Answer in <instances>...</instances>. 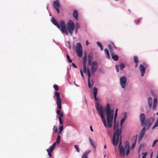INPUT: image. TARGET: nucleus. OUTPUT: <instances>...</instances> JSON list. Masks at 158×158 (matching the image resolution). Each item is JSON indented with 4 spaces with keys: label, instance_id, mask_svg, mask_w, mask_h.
<instances>
[{
    "label": "nucleus",
    "instance_id": "f257e3e1",
    "mask_svg": "<svg viewBox=\"0 0 158 158\" xmlns=\"http://www.w3.org/2000/svg\"><path fill=\"white\" fill-rule=\"evenodd\" d=\"M121 130L119 129H117L114 133L113 137L112 139V142L114 146H116L118 144L119 139L120 142L118 146V149L119 151L120 156L124 157L125 155V150H126V156L128 155L130 152L129 144L128 142H126L125 143L124 148L122 145V142L121 141Z\"/></svg>",
    "mask_w": 158,
    "mask_h": 158
},
{
    "label": "nucleus",
    "instance_id": "f03ea898",
    "mask_svg": "<svg viewBox=\"0 0 158 158\" xmlns=\"http://www.w3.org/2000/svg\"><path fill=\"white\" fill-rule=\"evenodd\" d=\"M108 126L109 128L112 127L114 114V110L110 108L109 104L108 103L105 110Z\"/></svg>",
    "mask_w": 158,
    "mask_h": 158
},
{
    "label": "nucleus",
    "instance_id": "7ed1b4c3",
    "mask_svg": "<svg viewBox=\"0 0 158 158\" xmlns=\"http://www.w3.org/2000/svg\"><path fill=\"white\" fill-rule=\"evenodd\" d=\"M51 21L52 23L56 26L58 28L60 29L61 27L60 30L62 33H65L67 35H68V32L64 21L62 20L60 22V25L54 18H52Z\"/></svg>",
    "mask_w": 158,
    "mask_h": 158
},
{
    "label": "nucleus",
    "instance_id": "20e7f679",
    "mask_svg": "<svg viewBox=\"0 0 158 158\" xmlns=\"http://www.w3.org/2000/svg\"><path fill=\"white\" fill-rule=\"evenodd\" d=\"M96 109L98 111L105 127H107V125L105 118L104 117V112L102 107L98 104H97Z\"/></svg>",
    "mask_w": 158,
    "mask_h": 158
},
{
    "label": "nucleus",
    "instance_id": "39448f33",
    "mask_svg": "<svg viewBox=\"0 0 158 158\" xmlns=\"http://www.w3.org/2000/svg\"><path fill=\"white\" fill-rule=\"evenodd\" d=\"M75 24L71 20H69L67 25V29L71 36L73 35V31L74 30Z\"/></svg>",
    "mask_w": 158,
    "mask_h": 158
},
{
    "label": "nucleus",
    "instance_id": "423d86ee",
    "mask_svg": "<svg viewBox=\"0 0 158 158\" xmlns=\"http://www.w3.org/2000/svg\"><path fill=\"white\" fill-rule=\"evenodd\" d=\"M76 50L78 56L81 57L82 56L83 50L82 48L80 43H78L77 44Z\"/></svg>",
    "mask_w": 158,
    "mask_h": 158
},
{
    "label": "nucleus",
    "instance_id": "0eeeda50",
    "mask_svg": "<svg viewBox=\"0 0 158 158\" xmlns=\"http://www.w3.org/2000/svg\"><path fill=\"white\" fill-rule=\"evenodd\" d=\"M55 96L56 97V104L57 107L59 109H61V100L60 97V93L56 91L55 93Z\"/></svg>",
    "mask_w": 158,
    "mask_h": 158
},
{
    "label": "nucleus",
    "instance_id": "6e6552de",
    "mask_svg": "<svg viewBox=\"0 0 158 158\" xmlns=\"http://www.w3.org/2000/svg\"><path fill=\"white\" fill-rule=\"evenodd\" d=\"M153 121V119L152 118H151L149 119H146L144 123L143 127L146 128L147 129H149L151 127L152 123Z\"/></svg>",
    "mask_w": 158,
    "mask_h": 158
},
{
    "label": "nucleus",
    "instance_id": "1a4fd4ad",
    "mask_svg": "<svg viewBox=\"0 0 158 158\" xmlns=\"http://www.w3.org/2000/svg\"><path fill=\"white\" fill-rule=\"evenodd\" d=\"M87 73L88 76V87L89 88H92L94 82L93 80H92V83H90V77L91 76V75L90 74V71L88 68H87Z\"/></svg>",
    "mask_w": 158,
    "mask_h": 158
},
{
    "label": "nucleus",
    "instance_id": "9d476101",
    "mask_svg": "<svg viewBox=\"0 0 158 158\" xmlns=\"http://www.w3.org/2000/svg\"><path fill=\"white\" fill-rule=\"evenodd\" d=\"M91 73L92 74H94L97 70L98 67L97 64L96 62L94 61L91 64Z\"/></svg>",
    "mask_w": 158,
    "mask_h": 158
},
{
    "label": "nucleus",
    "instance_id": "9b49d317",
    "mask_svg": "<svg viewBox=\"0 0 158 158\" xmlns=\"http://www.w3.org/2000/svg\"><path fill=\"white\" fill-rule=\"evenodd\" d=\"M126 81V78L125 76H122L120 78V85L122 87L123 89L125 88Z\"/></svg>",
    "mask_w": 158,
    "mask_h": 158
},
{
    "label": "nucleus",
    "instance_id": "f8f14e48",
    "mask_svg": "<svg viewBox=\"0 0 158 158\" xmlns=\"http://www.w3.org/2000/svg\"><path fill=\"white\" fill-rule=\"evenodd\" d=\"M87 61V56L86 54L83 57V70L84 73H87V69H86V63Z\"/></svg>",
    "mask_w": 158,
    "mask_h": 158
},
{
    "label": "nucleus",
    "instance_id": "ddd939ff",
    "mask_svg": "<svg viewBox=\"0 0 158 158\" xmlns=\"http://www.w3.org/2000/svg\"><path fill=\"white\" fill-rule=\"evenodd\" d=\"M56 143L57 144V143H56V142H55L52 146L50 147L49 149H48L47 150V151L48 152V155L49 157H52L51 153L52 152L53 150H54V148L56 146Z\"/></svg>",
    "mask_w": 158,
    "mask_h": 158
},
{
    "label": "nucleus",
    "instance_id": "4468645a",
    "mask_svg": "<svg viewBox=\"0 0 158 158\" xmlns=\"http://www.w3.org/2000/svg\"><path fill=\"white\" fill-rule=\"evenodd\" d=\"M146 132V130L145 127H143L140 132L139 135V141H140V140L143 138L144 135Z\"/></svg>",
    "mask_w": 158,
    "mask_h": 158
},
{
    "label": "nucleus",
    "instance_id": "2eb2a0df",
    "mask_svg": "<svg viewBox=\"0 0 158 158\" xmlns=\"http://www.w3.org/2000/svg\"><path fill=\"white\" fill-rule=\"evenodd\" d=\"M117 116V113H115V115L114 118V127H113V129L114 131L115 129H116V130L117 129H119L118 128V124H117L116 122V119Z\"/></svg>",
    "mask_w": 158,
    "mask_h": 158
},
{
    "label": "nucleus",
    "instance_id": "dca6fc26",
    "mask_svg": "<svg viewBox=\"0 0 158 158\" xmlns=\"http://www.w3.org/2000/svg\"><path fill=\"white\" fill-rule=\"evenodd\" d=\"M145 116L144 114L141 113L140 115V120L142 126H144V123L145 122Z\"/></svg>",
    "mask_w": 158,
    "mask_h": 158
},
{
    "label": "nucleus",
    "instance_id": "f3484780",
    "mask_svg": "<svg viewBox=\"0 0 158 158\" xmlns=\"http://www.w3.org/2000/svg\"><path fill=\"white\" fill-rule=\"evenodd\" d=\"M139 69L141 73V76L143 77L145 73V68L142 64H140L139 66Z\"/></svg>",
    "mask_w": 158,
    "mask_h": 158
},
{
    "label": "nucleus",
    "instance_id": "a211bd4d",
    "mask_svg": "<svg viewBox=\"0 0 158 158\" xmlns=\"http://www.w3.org/2000/svg\"><path fill=\"white\" fill-rule=\"evenodd\" d=\"M157 103V100L156 98H155L153 99V103L152 107L153 110H156V107Z\"/></svg>",
    "mask_w": 158,
    "mask_h": 158
},
{
    "label": "nucleus",
    "instance_id": "6ab92c4d",
    "mask_svg": "<svg viewBox=\"0 0 158 158\" xmlns=\"http://www.w3.org/2000/svg\"><path fill=\"white\" fill-rule=\"evenodd\" d=\"M93 93L94 95V98L96 100H98V99L97 98V94L98 92V89L96 87H94L93 88Z\"/></svg>",
    "mask_w": 158,
    "mask_h": 158
},
{
    "label": "nucleus",
    "instance_id": "aec40b11",
    "mask_svg": "<svg viewBox=\"0 0 158 158\" xmlns=\"http://www.w3.org/2000/svg\"><path fill=\"white\" fill-rule=\"evenodd\" d=\"M78 13L77 10H75L73 12V17L77 21H78Z\"/></svg>",
    "mask_w": 158,
    "mask_h": 158
},
{
    "label": "nucleus",
    "instance_id": "412c9836",
    "mask_svg": "<svg viewBox=\"0 0 158 158\" xmlns=\"http://www.w3.org/2000/svg\"><path fill=\"white\" fill-rule=\"evenodd\" d=\"M56 113L59 116L58 118L62 117H63V113L60 109H59L56 111Z\"/></svg>",
    "mask_w": 158,
    "mask_h": 158
},
{
    "label": "nucleus",
    "instance_id": "4be33fe9",
    "mask_svg": "<svg viewBox=\"0 0 158 158\" xmlns=\"http://www.w3.org/2000/svg\"><path fill=\"white\" fill-rule=\"evenodd\" d=\"M53 5L55 9L56 8H58L60 6V4L58 2L54 1L53 3Z\"/></svg>",
    "mask_w": 158,
    "mask_h": 158
},
{
    "label": "nucleus",
    "instance_id": "5701e85b",
    "mask_svg": "<svg viewBox=\"0 0 158 158\" xmlns=\"http://www.w3.org/2000/svg\"><path fill=\"white\" fill-rule=\"evenodd\" d=\"M90 152V150H88L85 152L81 157L82 158H88L87 156L89 153Z\"/></svg>",
    "mask_w": 158,
    "mask_h": 158
},
{
    "label": "nucleus",
    "instance_id": "b1692460",
    "mask_svg": "<svg viewBox=\"0 0 158 158\" xmlns=\"http://www.w3.org/2000/svg\"><path fill=\"white\" fill-rule=\"evenodd\" d=\"M134 60L135 63V67L136 68L138 66V58L137 56H134L133 58Z\"/></svg>",
    "mask_w": 158,
    "mask_h": 158
},
{
    "label": "nucleus",
    "instance_id": "393cba45",
    "mask_svg": "<svg viewBox=\"0 0 158 158\" xmlns=\"http://www.w3.org/2000/svg\"><path fill=\"white\" fill-rule=\"evenodd\" d=\"M111 56L113 60L115 61H117L118 59V57L117 55H114V53L112 54L111 53Z\"/></svg>",
    "mask_w": 158,
    "mask_h": 158
},
{
    "label": "nucleus",
    "instance_id": "a878e982",
    "mask_svg": "<svg viewBox=\"0 0 158 158\" xmlns=\"http://www.w3.org/2000/svg\"><path fill=\"white\" fill-rule=\"evenodd\" d=\"M89 141L91 145L93 146L94 149L96 148V146L95 144H94L93 142V141L91 139L90 137L89 138Z\"/></svg>",
    "mask_w": 158,
    "mask_h": 158
},
{
    "label": "nucleus",
    "instance_id": "bb28decb",
    "mask_svg": "<svg viewBox=\"0 0 158 158\" xmlns=\"http://www.w3.org/2000/svg\"><path fill=\"white\" fill-rule=\"evenodd\" d=\"M127 118V116L125 115L124 117L122 118L120 121V126L122 127L123 123L125 121Z\"/></svg>",
    "mask_w": 158,
    "mask_h": 158
},
{
    "label": "nucleus",
    "instance_id": "cd10ccee",
    "mask_svg": "<svg viewBox=\"0 0 158 158\" xmlns=\"http://www.w3.org/2000/svg\"><path fill=\"white\" fill-rule=\"evenodd\" d=\"M104 52L106 58L107 59H110V56L108 50L106 49L104 50Z\"/></svg>",
    "mask_w": 158,
    "mask_h": 158
},
{
    "label": "nucleus",
    "instance_id": "c85d7f7f",
    "mask_svg": "<svg viewBox=\"0 0 158 158\" xmlns=\"http://www.w3.org/2000/svg\"><path fill=\"white\" fill-rule=\"evenodd\" d=\"M91 59H92L91 56H90L89 55L88 56V65H90L91 64Z\"/></svg>",
    "mask_w": 158,
    "mask_h": 158
},
{
    "label": "nucleus",
    "instance_id": "c756f323",
    "mask_svg": "<svg viewBox=\"0 0 158 158\" xmlns=\"http://www.w3.org/2000/svg\"><path fill=\"white\" fill-rule=\"evenodd\" d=\"M97 43L98 46L100 47L101 50H103V46L102 45L100 42H97Z\"/></svg>",
    "mask_w": 158,
    "mask_h": 158
},
{
    "label": "nucleus",
    "instance_id": "7c9ffc66",
    "mask_svg": "<svg viewBox=\"0 0 158 158\" xmlns=\"http://www.w3.org/2000/svg\"><path fill=\"white\" fill-rule=\"evenodd\" d=\"M60 135H58L56 141V143H57V144H58L60 143Z\"/></svg>",
    "mask_w": 158,
    "mask_h": 158
},
{
    "label": "nucleus",
    "instance_id": "2f4dec72",
    "mask_svg": "<svg viewBox=\"0 0 158 158\" xmlns=\"http://www.w3.org/2000/svg\"><path fill=\"white\" fill-rule=\"evenodd\" d=\"M108 47L109 48V51L110 52L111 54V53H112V54L114 53V52H113L112 47H111L110 45H108Z\"/></svg>",
    "mask_w": 158,
    "mask_h": 158
},
{
    "label": "nucleus",
    "instance_id": "473e14b6",
    "mask_svg": "<svg viewBox=\"0 0 158 158\" xmlns=\"http://www.w3.org/2000/svg\"><path fill=\"white\" fill-rule=\"evenodd\" d=\"M158 126V118L154 126L152 127V129H154L155 127Z\"/></svg>",
    "mask_w": 158,
    "mask_h": 158
},
{
    "label": "nucleus",
    "instance_id": "72a5a7b5",
    "mask_svg": "<svg viewBox=\"0 0 158 158\" xmlns=\"http://www.w3.org/2000/svg\"><path fill=\"white\" fill-rule=\"evenodd\" d=\"M66 57H67V58L68 61L70 63H72V60H71V59H70L69 55L68 54H67Z\"/></svg>",
    "mask_w": 158,
    "mask_h": 158
},
{
    "label": "nucleus",
    "instance_id": "f704fd0d",
    "mask_svg": "<svg viewBox=\"0 0 158 158\" xmlns=\"http://www.w3.org/2000/svg\"><path fill=\"white\" fill-rule=\"evenodd\" d=\"M119 67L121 70H123V69L125 68V66L123 63H121L119 64Z\"/></svg>",
    "mask_w": 158,
    "mask_h": 158
},
{
    "label": "nucleus",
    "instance_id": "c9c22d12",
    "mask_svg": "<svg viewBox=\"0 0 158 158\" xmlns=\"http://www.w3.org/2000/svg\"><path fill=\"white\" fill-rule=\"evenodd\" d=\"M80 27V25L78 22H77L75 26V28L78 29Z\"/></svg>",
    "mask_w": 158,
    "mask_h": 158
},
{
    "label": "nucleus",
    "instance_id": "e433bc0d",
    "mask_svg": "<svg viewBox=\"0 0 158 158\" xmlns=\"http://www.w3.org/2000/svg\"><path fill=\"white\" fill-rule=\"evenodd\" d=\"M53 87L54 88V89L56 90V91H58V90H59V88H58V85H53Z\"/></svg>",
    "mask_w": 158,
    "mask_h": 158
},
{
    "label": "nucleus",
    "instance_id": "4c0bfd02",
    "mask_svg": "<svg viewBox=\"0 0 158 158\" xmlns=\"http://www.w3.org/2000/svg\"><path fill=\"white\" fill-rule=\"evenodd\" d=\"M74 147H75V148L77 150V152H80V150H79V148H78V145H74Z\"/></svg>",
    "mask_w": 158,
    "mask_h": 158
},
{
    "label": "nucleus",
    "instance_id": "58836bf2",
    "mask_svg": "<svg viewBox=\"0 0 158 158\" xmlns=\"http://www.w3.org/2000/svg\"><path fill=\"white\" fill-rule=\"evenodd\" d=\"M136 144V140L132 144L131 146V149H133L135 147Z\"/></svg>",
    "mask_w": 158,
    "mask_h": 158
},
{
    "label": "nucleus",
    "instance_id": "ea45409f",
    "mask_svg": "<svg viewBox=\"0 0 158 158\" xmlns=\"http://www.w3.org/2000/svg\"><path fill=\"white\" fill-rule=\"evenodd\" d=\"M148 104H152V100L151 98L149 97L148 100Z\"/></svg>",
    "mask_w": 158,
    "mask_h": 158
},
{
    "label": "nucleus",
    "instance_id": "a19ab883",
    "mask_svg": "<svg viewBox=\"0 0 158 158\" xmlns=\"http://www.w3.org/2000/svg\"><path fill=\"white\" fill-rule=\"evenodd\" d=\"M53 130L55 133H56L57 131V128L56 126H54L53 127Z\"/></svg>",
    "mask_w": 158,
    "mask_h": 158
},
{
    "label": "nucleus",
    "instance_id": "79ce46f5",
    "mask_svg": "<svg viewBox=\"0 0 158 158\" xmlns=\"http://www.w3.org/2000/svg\"><path fill=\"white\" fill-rule=\"evenodd\" d=\"M62 117L58 118V119H59V120L60 123L61 125H62V124H63V121H62Z\"/></svg>",
    "mask_w": 158,
    "mask_h": 158
},
{
    "label": "nucleus",
    "instance_id": "37998d69",
    "mask_svg": "<svg viewBox=\"0 0 158 158\" xmlns=\"http://www.w3.org/2000/svg\"><path fill=\"white\" fill-rule=\"evenodd\" d=\"M142 154L143 155L142 158H146V155H147V152H146V153L143 152V153H142Z\"/></svg>",
    "mask_w": 158,
    "mask_h": 158
},
{
    "label": "nucleus",
    "instance_id": "c03bdc74",
    "mask_svg": "<svg viewBox=\"0 0 158 158\" xmlns=\"http://www.w3.org/2000/svg\"><path fill=\"white\" fill-rule=\"evenodd\" d=\"M158 141V139L155 140L153 142L152 146H153L154 144Z\"/></svg>",
    "mask_w": 158,
    "mask_h": 158
},
{
    "label": "nucleus",
    "instance_id": "a18cd8bd",
    "mask_svg": "<svg viewBox=\"0 0 158 158\" xmlns=\"http://www.w3.org/2000/svg\"><path fill=\"white\" fill-rule=\"evenodd\" d=\"M141 19H140L135 21V22L136 23V24H138L140 22Z\"/></svg>",
    "mask_w": 158,
    "mask_h": 158
},
{
    "label": "nucleus",
    "instance_id": "49530a36",
    "mask_svg": "<svg viewBox=\"0 0 158 158\" xmlns=\"http://www.w3.org/2000/svg\"><path fill=\"white\" fill-rule=\"evenodd\" d=\"M63 130V126L62 125H61L59 127V130L61 131H62Z\"/></svg>",
    "mask_w": 158,
    "mask_h": 158
},
{
    "label": "nucleus",
    "instance_id": "de8ad7c7",
    "mask_svg": "<svg viewBox=\"0 0 158 158\" xmlns=\"http://www.w3.org/2000/svg\"><path fill=\"white\" fill-rule=\"evenodd\" d=\"M116 69L117 70V72H118L119 71V68L118 67L117 65H115Z\"/></svg>",
    "mask_w": 158,
    "mask_h": 158
},
{
    "label": "nucleus",
    "instance_id": "09e8293b",
    "mask_svg": "<svg viewBox=\"0 0 158 158\" xmlns=\"http://www.w3.org/2000/svg\"><path fill=\"white\" fill-rule=\"evenodd\" d=\"M72 65L74 68H77V66H76V64H74V63H72Z\"/></svg>",
    "mask_w": 158,
    "mask_h": 158
},
{
    "label": "nucleus",
    "instance_id": "8fccbe9b",
    "mask_svg": "<svg viewBox=\"0 0 158 158\" xmlns=\"http://www.w3.org/2000/svg\"><path fill=\"white\" fill-rule=\"evenodd\" d=\"M111 44L112 46H113V47H114V48H116V47H115V45H114V44L113 43V42H111Z\"/></svg>",
    "mask_w": 158,
    "mask_h": 158
},
{
    "label": "nucleus",
    "instance_id": "3c124183",
    "mask_svg": "<svg viewBox=\"0 0 158 158\" xmlns=\"http://www.w3.org/2000/svg\"><path fill=\"white\" fill-rule=\"evenodd\" d=\"M55 9L57 11L58 13H60V10H59L58 8H56Z\"/></svg>",
    "mask_w": 158,
    "mask_h": 158
},
{
    "label": "nucleus",
    "instance_id": "603ef678",
    "mask_svg": "<svg viewBox=\"0 0 158 158\" xmlns=\"http://www.w3.org/2000/svg\"><path fill=\"white\" fill-rule=\"evenodd\" d=\"M80 73H81V75L82 77H83V75L82 72V71L81 69L80 70Z\"/></svg>",
    "mask_w": 158,
    "mask_h": 158
},
{
    "label": "nucleus",
    "instance_id": "864d4df0",
    "mask_svg": "<svg viewBox=\"0 0 158 158\" xmlns=\"http://www.w3.org/2000/svg\"><path fill=\"white\" fill-rule=\"evenodd\" d=\"M62 131H60V130H59L58 131V135H59L62 132Z\"/></svg>",
    "mask_w": 158,
    "mask_h": 158
},
{
    "label": "nucleus",
    "instance_id": "5fc2aeb1",
    "mask_svg": "<svg viewBox=\"0 0 158 158\" xmlns=\"http://www.w3.org/2000/svg\"><path fill=\"white\" fill-rule=\"evenodd\" d=\"M86 46H88V44H89V43L87 40H86Z\"/></svg>",
    "mask_w": 158,
    "mask_h": 158
},
{
    "label": "nucleus",
    "instance_id": "6e6d98bb",
    "mask_svg": "<svg viewBox=\"0 0 158 158\" xmlns=\"http://www.w3.org/2000/svg\"><path fill=\"white\" fill-rule=\"evenodd\" d=\"M78 30V29L75 28V33L76 34H77Z\"/></svg>",
    "mask_w": 158,
    "mask_h": 158
},
{
    "label": "nucleus",
    "instance_id": "4d7b16f0",
    "mask_svg": "<svg viewBox=\"0 0 158 158\" xmlns=\"http://www.w3.org/2000/svg\"><path fill=\"white\" fill-rule=\"evenodd\" d=\"M150 108H151L152 107V104H148Z\"/></svg>",
    "mask_w": 158,
    "mask_h": 158
},
{
    "label": "nucleus",
    "instance_id": "13d9d810",
    "mask_svg": "<svg viewBox=\"0 0 158 158\" xmlns=\"http://www.w3.org/2000/svg\"><path fill=\"white\" fill-rule=\"evenodd\" d=\"M90 130H91V131H93V128H92V126H90Z\"/></svg>",
    "mask_w": 158,
    "mask_h": 158
},
{
    "label": "nucleus",
    "instance_id": "bf43d9fd",
    "mask_svg": "<svg viewBox=\"0 0 158 158\" xmlns=\"http://www.w3.org/2000/svg\"><path fill=\"white\" fill-rule=\"evenodd\" d=\"M152 155H153V152H152L150 155V158H152Z\"/></svg>",
    "mask_w": 158,
    "mask_h": 158
},
{
    "label": "nucleus",
    "instance_id": "052dcab7",
    "mask_svg": "<svg viewBox=\"0 0 158 158\" xmlns=\"http://www.w3.org/2000/svg\"><path fill=\"white\" fill-rule=\"evenodd\" d=\"M118 109H116L115 111V113H117V111H118Z\"/></svg>",
    "mask_w": 158,
    "mask_h": 158
},
{
    "label": "nucleus",
    "instance_id": "680f3d73",
    "mask_svg": "<svg viewBox=\"0 0 158 158\" xmlns=\"http://www.w3.org/2000/svg\"><path fill=\"white\" fill-rule=\"evenodd\" d=\"M104 148L105 149H106V145L105 144V145H104Z\"/></svg>",
    "mask_w": 158,
    "mask_h": 158
},
{
    "label": "nucleus",
    "instance_id": "e2e57ef3",
    "mask_svg": "<svg viewBox=\"0 0 158 158\" xmlns=\"http://www.w3.org/2000/svg\"><path fill=\"white\" fill-rule=\"evenodd\" d=\"M74 83L76 86H78V85L75 83V81L74 82Z\"/></svg>",
    "mask_w": 158,
    "mask_h": 158
},
{
    "label": "nucleus",
    "instance_id": "0e129e2a",
    "mask_svg": "<svg viewBox=\"0 0 158 158\" xmlns=\"http://www.w3.org/2000/svg\"><path fill=\"white\" fill-rule=\"evenodd\" d=\"M151 94H152V95H153V96H155V95H154V94H153V93H152V92Z\"/></svg>",
    "mask_w": 158,
    "mask_h": 158
},
{
    "label": "nucleus",
    "instance_id": "69168bd1",
    "mask_svg": "<svg viewBox=\"0 0 158 158\" xmlns=\"http://www.w3.org/2000/svg\"><path fill=\"white\" fill-rule=\"evenodd\" d=\"M85 102L86 103H87V102H86V99H85Z\"/></svg>",
    "mask_w": 158,
    "mask_h": 158
},
{
    "label": "nucleus",
    "instance_id": "338daca9",
    "mask_svg": "<svg viewBox=\"0 0 158 158\" xmlns=\"http://www.w3.org/2000/svg\"><path fill=\"white\" fill-rule=\"evenodd\" d=\"M156 114L157 115H158V112H157V113Z\"/></svg>",
    "mask_w": 158,
    "mask_h": 158
},
{
    "label": "nucleus",
    "instance_id": "774afa93",
    "mask_svg": "<svg viewBox=\"0 0 158 158\" xmlns=\"http://www.w3.org/2000/svg\"><path fill=\"white\" fill-rule=\"evenodd\" d=\"M56 2H58V0H56Z\"/></svg>",
    "mask_w": 158,
    "mask_h": 158
}]
</instances>
